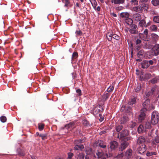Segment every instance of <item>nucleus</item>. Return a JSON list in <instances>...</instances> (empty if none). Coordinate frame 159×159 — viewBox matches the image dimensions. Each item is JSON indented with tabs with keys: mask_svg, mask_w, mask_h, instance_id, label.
I'll return each mask as SVG.
<instances>
[{
	"mask_svg": "<svg viewBox=\"0 0 159 159\" xmlns=\"http://www.w3.org/2000/svg\"><path fill=\"white\" fill-rule=\"evenodd\" d=\"M144 127L142 125H140L138 129V131L139 133H142Z\"/></svg>",
	"mask_w": 159,
	"mask_h": 159,
	"instance_id": "nucleus-25",
	"label": "nucleus"
},
{
	"mask_svg": "<svg viewBox=\"0 0 159 159\" xmlns=\"http://www.w3.org/2000/svg\"><path fill=\"white\" fill-rule=\"evenodd\" d=\"M143 55L144 52L142 51H140L137 54V56L140 58H142L143 56Z\"/></svg>",
	"mask_w": 159,
	"mask_h": 159,
	"instance_id": "nucleus-26",
	"label": "nucleus"
},
{
	"mask_svg": "<svg viewBox=\"0 0 159 159\" xmlns=\"http://www.w3.org/2000/svg\"><path fill=\"white\" fill-rule=\"evenodd\" d=\"M157 154L156 152H148L146 153V155L148 157H151L153 155H156Z\"/></svg>",
	"mask_w": 159,
	"mask_h": 159,
	"instance_id": "nucleus-29",
	"label": "nucleus"
},
{
	"mask_svg": "<svg viewBox=\"0 0 159 159\" xmlns=\"http://www.w3.org/2000/svg\"><path fill=\"white\" fill-rule=\"evenodd\" d=\"M84 155L83 153H80L78 156V158L79 159H84Z\"/></svg>",
	"mask_w": 159,
	"mask_h": 159,
	"instance_id": "nucleus-45",
	"label": "nucleus"
},
{
	"mask_svg": "<svg viewBox=\"0 0 159 159\" xmlns=\"http://www.w3.org/2000/svg\"><path fill=\"white\" fill-rule=\"evenodd\" d=\"M130 2L132 5H138V0H131Z\"/></svg>",
	"mask_w": 159,
	"mask_h": 159,
	"instance_id": "nucleus-31",
	"label": "nucleus"
},
{
	"mask_svg": "<svg viewBox=\"0 0 159 159\" xmlns=\"http://www.w3.org/2000/svg\"><path fill=\"white\" fill-rule=\"evenodd\" d=\"M68 158L67 159H70L73 156V154L71 152L68 153Z\"/></svg>",
	"mask_w": 159,
	"mask_h": 159,
	"instance_id": "nucleus-50",
	"label": "nucleus"
},
{
	"mask_svg": "<svg viewBox=\"0 0 159 159\" xmlns=\"http://www.w3.org/2000/svg\"><path fill=\"white\" fill-rule=\"evenodd\" d=\"M77 146L81 150L84 148V146L82 144H78Z\"/></svg>",
	"mask_w": 159,
	"mask_h": 159,
	"instance_id": "nucleus-49",
	"label": "nucleus"
},
{
	"mask_svg": "<svg viewBox=\"0 0 159 159\" xmlns=\"http://www.w3.org/2000/svg\"><path fill=\"white\" fill-rule=\"evenodd\" d=\"M145 139L144 137L143 136L139 137L137 140V143L141 145L144 144L143 143L145 142Z\"/></svg>",
	"mask_w": 159,
	"mask_h": 159,
	"instance_id": "nucleus-9",
	"label": "nucleus"
},
{
	"mask_svg": "<svg viewBox=\"0 0 159 159\" xmlns=\"http://www.w3.org/2000/svg\"><path fill=\"white\" fill-rule=\"evenodd\" d=\"M149 7L148 4L145 3H142L140 5V8L141 10V12L144 10L145 11H148Z\"/></svg>",
	"mask_w": 159,
	"mask_h": 159,
	"instance_id": "nucleus-7",
	"label": "nucleus"
},
{
	"mask_svg": "<svg viewBox=\"0 0 159 159\" xmlns=\"http://www.w3.org/2000/svg\"><path fill=\"white\" fill-rule=\"evenodd\" d=\"M136 101V98L135 97H134L133 98H131L129 102V105H133V104L135 103Z\"/></svg>",
	"mask_w": 159,
	"mask_h": 159,
	"instance_id": "nucleus-21",
	"label": "nucleus"
},
{
	"mask_svg": "<svg viewBox=\"0 0 159 159\" xmlns=\"http://www.w3.org/2000/svg\"><path fill=\"white\" fill-rule=\"evenodd\" d=\"M142 67L143 68H147L149 66L148 61H143L142 64Z\"/></svg>",
	"mask_w": 159,
	"mask_h": 159,
	"instance_id": "nucleus-12",
	"label": "nucleus"
},
{
	"mask_svg": "<svg viewBox=\"0 0 159 159\" xmlns=\"http://www.w3.org/2000/svg\"><path fill=\"white\" fill-rule=\"evenodd\" d=\"M75 34L77 36L80 35L82 34V32L80 30H77L75 32Z\"/></svg>",
	"mask_w": 159,
	"mask_h": 159,
	"instance_id": "nucleus-48",
	"label": "nucleus"
},
{
	"mask_svg": "<svg viewBox=\"0 0 159 159\" xmlns=\"http://www.w3.org/2000/svg\"><path fill=\"white\" fill-rule=\"evenodd\" d=\"M125 20L126 23L129 25H131L133 23V20L132 19L129 18V17L128 18L126 19Z\"/></svg>",
	"mask_w": 159,
	"mask_h": 159,
	"instance_id": "nucleus-22",
	"label": "nucleus"
},
{
	"mask_svg": "<svg viewBox=\"0 0 159 159\" xmlns=\"http://www.w3.org/2000/svg\"><path fill=\"white\" fill-rule=\"evenodd\" d=\"M128 117L126 116H124L121 119L120 122L121 124L125 123L128 120Z\"/></svg>",
	"mask_w": 159,
	"mask_h": 159,
	"instance_id": "nucleus-17",
	"label": "nucleus"
},
{
	"mask_svg": "<svg viewBox=\"0 0 159 159\" xmlns=\"http://www.w3.org/2000/svg\"><path fill=\"white\" fill-rule=\"evenodd\" d=\"M82 123L85 126H89V123L86 120H84L82 121Z\"/></svg>",
	"mask_w": 159,
	"mask_h": 159,
	"instance_id": "nucleus-30",
	"label": "nucleus"
},
{
	"mask_svg": "<svg viewBox=\"0 0 159 159\" xmlns=\"http://www.w3.org/2000/svg\"><path fill=\"white\" fill-rule=\"evenodd\" d=\"M112 34L109 33L107 34V38L109 41H111L112 39Z\"/></svg>",
	"mask_w": 159,
	"mask_h": 159,
	"instance_id": "nucleus-32",
	"label": "nucleus"
},
{
	"mask_svg": "<svg viewBox=\"0 0 159 159\" xmlns=\"http://www.w3.org/2000/svg\"><path fill=\"white\" fill-rule=\"evenodd\" d=\"M152 51L154 52V55L156 56L159 54V45L156 44L152 48Z\"/></svg>",
	"mask_w": 159,
	"mask_h": 159,
	"instance_id": "nucleus-4",
	"label": "nucleus"
},
{
	"mask_svg": "<svg viewBox=\"0 0 159 159\" xmlns=\"http://www.w3.org/2000/svg\"><path fill=\"white\" fill-rule=\"evenodd\" d=\"M99 146L103 148H105L106 147V145L105 144H101V143L99 144Z\"/></svg>",
	"mask_w": 159,
	"mask_h": 159,
	"instance_id": "nucleus-52",
	"label": "nucleus"
},
{
	"mask_svg": "<svg viewBox=\"0 0 159 159\" xmlns=\"http://www.w3.org/2000/svg\"><path fill=\"white\" fill-rule=\"evenodd\" d=\"M153 142L154 144L155 143V142L157 143H159V136L155 137V140Z\"/></svg>",
	"mask_w": 159,
	"mask_h": 159,
	"instance_id": "nucleus-43",
	"label": "nucleus"
},
{
	"mask_svg": "<svg viewBox=\"0 0 159 159\" xmlns=\"http://www.w3.org/2000/svg\"><path fill=\"white\" fill-rule=\"evenodd\" d=\"M90 2L93 8L96 9V6L97 5V3L96 0H90Z\"/></svg>",
	"mask_w": 159,
	"mask_h": 159,
	"instance_id": "nucleus-18",
	"label": "nucleus"
},
{
	"mask_svg": "<svg viewBox=\"0 0 159 159\" xmlns=\"http://www.w3.org/2000/svg\"><path fill=\"white\" fill-rule=\"evenodd\" d=\"M153 21L157 23H159V16H154L153 18Z\"/></svg>",
	"mask_w": 159,
	"mask_h": 159,
	"instance_id": "nucleus-28",
	"label": "nucleus"
},
{
	"mask_svg": "<svg viewBox=\"0 0 159 159\" xmlns=\"http://www.w3.org/2000/svg\"><path fill=\"white\" fill-rule=\"evenodd\" d=\"M75 144H77V145H76V146H75V147H74V149L75 150H79L80 149H79L78 147L77 146V141H76L75 142Z\"/></svg>",
	"mask_w": 159,
	"mask_h": 159,
	"instance_id": "nucleus-54",
	"label": "nucleus"
},
{
	"mask_svg": "<svg viewBox=\"0 0 159 159\" xmlns=\"http://www.w3.org/2000/svg\"><path fill=\"white\" fill-rule=\"evenodd\" d=\"M44 125L43 124H39V128L40 130H42L43 128Z\"/></svg>",
	"mask_w": 159,
	"mask_h": 159,
	"instance_id": "nucleus-46",
	"label": "nucleus"
},
{
	"mask_svg": "<svg viewBox=\"0 0 159 159\" xmlns=\"http://www.w3.org/2000/svg\"><path fill=\"white\" fill-rule=\"evenodd\" d=\"M152 3L154 6H157L159 5V0H152Z\"/></svg>",
	"mask_w": 159,
	"mask_h": 159,
	"instance_id": "nucleus-23",
	"label": "nucleus"
},
{
	"mask_svg": "<svg viewBox=\"0 0 159 159\" xmlns=\"http://www.w3.org/2000/svg\"><path fill=\"white\" fill-rule=\"evenodd\" d=\"M159 120V115L157 111H153L152 115L151 123L154 125L157 124Z\"/></svg>",
	"mask_w": 159,
	"mask_h": 159,
	"instance_id": "nucleus-2",
	"label": "nucleus"
},
{
	"mask_svg": "<svg viewBox=\"0 0 159 159\" xmlns=\"http://www.w3.org/2000/svg\"><path fill=\"white\" fill-rule=\"evenodd\" d=\"M129 32L131 34H135L138 32V31L136 30L130 29L129 30Z\"/></svg>",
	"mask_w": 159,
	"mask_h": 159,
	"instance_id": "nucleus-41",
	"label": "nucleus"
},
{
	"mask_svg": "<svg viewBox=\"0 0 159 159\" xmlns=\"http://www.w3.org/2000/svg\"><path fill=\"white\" fill-rule=\"evenodd\" d=\"M124 110H125V112L126 113H129V115L131 113V109L130 107H129L128 105L122 107L121 108V110L123 111Z\"/></svg>",
	"mask_w": 159,
	"mask_h": 159,
	"instance_id": "nucleus-5",
	"label": "nucleus"
},
{
	"mask_svg": "<svg viewBox=\"0 0 159 159\" xmlns=\"http://www.w3.org/2000/svg\"><path fill=\"white\" fill-rule=\"evenodd\" d=\"M66 127H68L69 129H70L71 128L74 127L73 124L72 123H69L66 126Z\"/></svg>",
	"mask_w": 159,
	"mask_h": 159,
	"instance_id": "nucleus-44",
	"label": "nucleus"
},
{
	"mask_svg": "<svg viewBox=\"0 0 159 159\" xmlns=\"http://www.w3.org/2000/svg\"><path fill=\"white\" fill-rule=\"evenodd\" d=\"M129 15L128 13L126 12H122L120 14V17L126 20L129 17Z\"/></svg>",
	"mask_w": 159,
	"mask_h": 159,
	"instance_id": "nucleus-10",
	"label": "nucleus"
},
{
	"mask_svg": "<svg viewBox=\"0 0 159 159\" xmlns=\"http://www.w3.org/2000/svg\"><path fill=\"white\" fill-rule=\"evenodd\" d=\"M139 25L142 27L145 26L146 22L145 20H142L140 21L139 23Z\"/></svg>",
	"mask_w": 159,
	"mask_h": 159,
	"instance_id": "nucleus-24",
	"label": "nucleus"
},
{
	"mask_svg": "<svg viewBox=\"0 0 159 159\" xmlns=\"http://www.w3.org/2000/svg\"><path fill=\"white\" fill-rule=\"evenodd\" d=\"M146 150V146L145 144L141 145L138 148V151L139 153L142 154Z\"/></svg>",
	"mask_w": 159,
	"mask_h": 159,
	"instance_id": "nucleus-3",
	"label": "nucleus"
},
{
	"mask_svg": "<svg viewBox=\"0 0 159 159\" xmlns=\"http://www.w3.org/2000/svg\"><path fill=\"white\" fill-rule=\"evenodd\" d=\"M96 154L98 157V159H106L104 157V154L103 152H98L96 153Z\"/></svg>",
	"mask_w": 159,
	"mask_h": 159,
	"instance_id": "nucleus-14",
	"label": "nucleus"
},
{
	"mask_svg": "<svg viewBox=\"0 0 159 159\" xmlns=\"http://www.w3.org/2000/svg\"><path fill=\"white\" fill-rule=\"evenodd\" d=\"M132 154V150L131 149H128L125 153V156L126 159L131 157Z\"/></svg>",
	"mask_w": 159,
	"mask_h": 159,
	"instance_id": "nucleus-6",
	"label": "nucleus"
},
{
	"mask_svg": "<svg viewBox=\"0 0 159 159\" xmlns=\"http://www.w3.org/2000/svg\"><path fill=\"white\" fill-rule=\"evenodd\" d=\"M129 144V143L127 142H124L122 143L120 145V148L122 151L125 149Z\"/></svg>",
	"mask_w": 159,
	"mask_h": 159,
	"instance_id": "nucleus-15",
	"label": "nucleus"
},
{
	"mask_svg": "<svg viewBox=\"0 0 159 159\" xmlns=\"http://www.w3.org/2000/svg\"><path fill=\"white\" fill-rule=\"evenodd\" d=\"M129 131L127 129L124 130V131L121 132L120 134V137L122 138L128 135Z\"/></svg>",
	"mask_w": 159,
	"mask_h": 159,
	"instance_id": "nucleus-13",
	"label": "nucleus"
},
{
	"mask_svg": "<svg viewBox=\"0 0 159 159\" xmlns=\"http://www.w3.org/2000/svg\"><path fill=\"white\" fill-rule=\"evenodd\" d=\"M76 92L78 93L79 95H81V91L80 89H78L76 91Z\"/></svg>",
	"mask_w": 159,
	"mask_h": 159,
	"instance_id": "nucleus-56",
	"label": "nucleus"
},
{
	"mask_svg": "<svg viewBox=\"0 0 159 159\" xmlns=\"http://www.w3.org/2000/svg\"><path fill=\"white\" fill-rule=\"evenodd\" d=\"M39 136L41 137L43 140H45L46 139V136L45 135L40 134Z\"/></svg>",
	"mask_w": 159,
	"mask_h": 159,
	"instance_id": "nucleus-53",
	"label": "nucleus"
},
{
	"mask_svg": "<svg viewBox=\"0 0 159 159\" xmlns=\"http://www.w3.org/2000/svg\"><path fill=\"white\" fill-rule=\"evenodd\" d=\"M0 120L2 122L4 123L6 121V117L4 116H2L0 118Z\"/></svg>",
	"mask_w": 159,
	"mask_h": 159,
	"instance_id": "nucleus-34",
	"label": "nucleus"
},
{
	"mask_svg": "<svg viewBox=\"0 0 159 159\" xmlns=\"http://www.w3.org/2000/svg\"><path fill=\"white\" fill-rule=\"evenodd\" d=\"M148 64L150 65H152L153 64V61L152 60H150L148 61Z\"/></svg>",
	"mask_w": 159,
	"mask_h": 159,
	"instance_id": "nucleus-62",
	"label": "nucleus"
},
{
	"mask_svg": "<svg viewBox=\"0 0 159 159\" xmlns=\"http://www.w3.org/2000/svg\"><path fill=\"white\" fill-rule=\"evenodd\" d=\"M151 22L149 21L148 22L147 24L146 25H145V27H147V26L150 25H151Z\"/></svg>",
	"mask_w": 159,
	"mask_h": 159,
	"instance_id": "nucleus-61",
	"label": "nucleus"
},
{
	"mask_svg": "<svg viewBox=\"0 0 159 159\" xmlns=\"http://www.w3.org/2000/svg\"><path fill=\"white\" fill-rule=\"evenodd\" d=\"M132 27L134 29H135L137 28V26L136 25H135V24H133L132 25Z\"/></svg>",
	"mask_w": 159,
	"mask_h": 159,
	"instance_id": "nucleus-58",
	"label": "nucleus"
},
{
	"mask_svg": "<svg viewBox=\"0 0 159 159\" xmlns=\"http://www.w3.org/2000/svg\"><path fill=\"white\" fill-rule=\"evenodd\" d=\"M102 98L103 100H105L108 98V93H106L104 94L102 96Z\"/></svg>",
	"mask_w": 159,
	"mask_h": 159,
	"instance_id": "nucleus-40",
	"label": "nucleus"
},
{
	"mask_svg": "<svg viewBox=\"0 0 159 159\" xmlns=\"http://www.w3.org/2000/svg\"><path fill=\"white\" fill-rule=\"evenodd\" d=\"M136 125V123L135 122L131 121L130 124V127L131 128H133Z\"/></svg>",
	"mask_w": 159,
	"mask_h": 159,
	"instance_id": "nucleus-42",
	"label": "nucleus"
},
{
	"mask_svg": "<svg viewBox=\"0 0 159 159\" xmlns=\"http://www.w3.org/2000/svg\"><path fill=\"white\" fill-rule=\"evenodd\" d=\"M151 37L153 38L155 40H156L158 38V36L155 34H152L151 35Z\"/></svg>",
	"mask_w": 159,
	"mask_h": 159,
	"instance_id": "nucleus-38",
	"label": "nucleus"
},
{
	"mask_svg": "<svg viewBox=\"0 0 159 159\" xmlns=\"http://www.w3.org/2000/svg\"><path fill=\"white\" fill-rule=\"evenodd\" d=\"M145 127L146 128L149 129L151 127V124L149 122H147L145 125Z\"/></svg>",
	"mask_w": 159,
	"mask_h": 159,
	"instance_id": "nucleus-33",
	"label": "nucleus"
},
{
	"mask_svg": "<svg viewBox=\"0 0 159 159\" xmlns=\"http://www.w3.org/2000/svg\"><path fill=\"white\" fill-rule=\"evenodd\" d=\"M110 147L112 150L115 149L117 147V143L116 141H113L110 143Z\"/></svg>",
	"mask_w": 159,
	"mask_h": 159,
	"instance_id": "nucleus-8",
	"label": "nucleus"
},
{
	"mask_svg": "<svg viewBox=\"0 0 159 159\" xmlns=\"http://www.w3.org/2000/svg\"><path fill=\"white\" fill-rule=\"evenodd\" d=\"M111 15L112 16H113L114 17H116V16H117V15H116V14H115V13H111Z\"/></svg>",
	"mask_w": 159,
	"mask_h": 159,
	"instance_id": "nucleus-64",
	"label": "nucleus"
},
{
	"mask_svg": "<svg viewBox=\"0 0 159 159\" xmlns=\"http://www.w3.org/2000/svg\"><path fill=\"white\" fill-rule=\"evenodd\" d=\"M141 87L140 84H138L137 87L135 89V91L136 92H139L140 89Z\"/></svg>",
	"mask_w": 159,
	"mask_h": 159,
	"instance_id": "nucleus-39",
	"label": "nucleus"
},
{
	"mask_svg": "<svg viewBox=\"0 0 159 159\" xmlns=\"http://www.w3.org/2000/svg\"><path fill=\"white\" fill-rule=\"evenodd\" d=\"M112 37L113 38L117 40L120 39V36L116 34H112Z\"/></svg>",
	"mask_w": 159,
	"mask_h": 159,
	"instance_id": "nucleus-36",
	"label": "nucleus"
},
{
	"mask_svg": "<svg viewBox=\"0 0 159 159\" xmlns=\"http://www.w3.org/2000/svg\"><path fill=\"white\" fill-rule=\"evenodd\" d=\"M158 29L157 26L155 25H153L149 27L150 30L153 31H156Z\"/></svg>",
	"mask_w": 159,
	"mask_h": 159,
	"instance_id": "nucleus-20",
	"label": "nucleus"
},
{
	"mask_svg": "<svg viewBox=\"0 0 159 159\" xmlns=\"http://www.w3.org/2000/svg\"><path fill=\"white\" fill-rule=\"evenodd\" d=\"M143 33L146 35V36L147 37V35L148 34V30L147 29H145Z\"/></svg>",
	"mask_w": 159,
	"mask_h": 159,
	"instance_id": "nucleus-55",
	"label": "nucleus"
},
{
	"mask_svg": "<svg viewBox=\"0 0 159 159\" xmlns=\"http://www.w3.org/2000/svg\"><path fill=\"white\" fill-rule=\"evenodd\" d=\"M132 10L138 12L139 13H141V10L140 9V5L139 6L134 7L132 8Z\"/></svg>",
	"mask_w": 159,
	"mask_h": 159,
	"instance_id": "nucleus-16",
	"label": "nucleus"
},
{
	"mask_svg": "<svg viewBox=\"0 0 159 159\" xmlns=\"http://www.w3.org/2000/svg\"><path fill=\"white\" fill-rule=\"evenodd\" d=\"M96 10H97L98 11H99L100 10V7L99 6L97 8H96Z\"/></svg>",
	"mask_w": 159,
	"mask_h": 159,
	"instance_id": "nucleus-63",
	"label": "nucleus"
},
{
	"mask_svg": "<svg viewBox=\"0 0 159 159\" xmlns=\"http://www.w3.org/2000/svg\"><path fill=\"white\" fill-rule=\"evenodd\" d=\"M152 94V93L151 92H148L147 94H146V96L148 97V96L150 95H151V94Z\"/></svg>",
	"mask_w": 159,
	"mask_h": 159,
	"instance_id": "nucleus-60",
	"label": "nucleus"
},
{
	"mask_svg": "<svg viewBox=\"0 0 159 159\" xmlns=\"http://www.w3.org/2000/svg\"><path fill=\"white\" fill-rule=\"evenodd\" d=\"M157 81V80L156 78H154L151 80V82L152 84H155Z\"/></svg>",
	"mask_w": 159,
	"mask_h": 159,
	"instance_id": "nucleus-51",
	"label": "nucleus"
},
{
	"mask_svg": "<svg viewBox=\"0 0 159 159\" xmlns=\"http://www.w3.org/2000/svg\"><path fill=\"white\" fill-rule=\"evenodd\" d=\"M78 54L76 52H73L72 57V59L73 60L74 59L76 58Z\"/></svg>",
	"mask_w": 159,
	"mask_h": 159,
	"instance_id": "nucleus-37",
	"label": "nucleus"
},
{
	"mask_svg": "<svg viewBox=\"0 0 159 159\" xmlns=\"http://www.w3.org/2000/svg\"><path fill=\"white\" fill-rule=\"evenodd\" d=\"M133 18L135 20L139 21L141 20V17L140 14L136 13L133 15Z\"/></svg>",
	"mask_w": 159,
	"mask_h": 159,
	"instance_id": "nucleus-11",
	"label": "nucleus"
},
{
	"mask_svg": "<svg viewBox=\"0 0 159 159\" xmlns=\"http://www.w3.org/2000/svg\"><path fill=\"white\" fill-rule=\"evenodd\" d=\"M99 116L100 117V118L99 119V120L100 122H102L103 120V118H102L101 116H102V115L101 114H99Z\"/></svg>",
	"mask_w": 159,
	"mask_h": 159,
	"instance_id": "nucleus-59",
	"label": "nucleus"
},
{
	"mask_svg": "<svg viewBox=\"0 0 159 159\" xmlns=\"http://www.w3.org/2000/svg\"><path fill=\"white\" fill-rule=\"evenodd\" d=\"M64 2L65 3L64 7H68L69 6L71 7V6L70 4V2L68 0H65Z\"/></svg>",
	"mask_w": 159,
	"mask_h": 159,
	"instance_id": "nucleus-27",
	"label": "nucleus"
},
{
	"mask_svg": "<svg viewBox=\"0 0 159 159\" xmlns=\"http://www.w3.org/2000/svg\"><path fill=\"white\" fill-rule=\"evenodd\" d=\"M141 43V41L139 39H137L136 42V44H139L140 43Z\"/></svg>",
	"mask_w": 159,
	"mask_h": 159,
	"instance_id": "nucleus-57",
	"label": "nucleus"
},
{
	"mask_svg": "<svg viewBox=\"0 0 159 159\" xmlns=\"http://www.w3.org/2000/svg\"><path fill=\"white\" fill-rule=\"evenodd\" d=\"M124 2V0H113L112 2L115 4H120L123 3Z\"/></svg>",
	"mask_w": 159,
	"mask_h": 159,
	"instance_id": "nucleus-19",
	"label": "nucleus"
},
{
	"mask_svg": "<svg viewBox=\"0 0 159 159\" xmlns=\"http://www.w3.org/2000/svg\"><path fill=\"white\" fill-rule=\"evenodd\" d=\"M114 89V87L113 86H111L107 89V91L108 92H111Z\"/></svg>",
	"mask_w": 159,
	"mask_h": 159,
	"instance_id": "nucleus-47",
	"label": "nucleus"
},
{
	"mask_svg": "<svg viewBox=\"0 0 159 159\" xmlns=\"http://www.w3.org/2000/svg\"><path fill=\"white\" fill-rule=\"evenodd\" d=\"M150 103V101L147 100H146L143 104L144 108L141 109V110L140 114L139 115V122H141L145 118V112L147 110H151L154 109V107L152 106V107H151L149 105Z\"/></svg>",
	"mask_w": 159,
	"mask_h": 159,
	"instance_id": "nucleus-1",
	"label": "nucleus"
},
{
	"mask_svg": "<svg viewBox=\"0 0 159 159\" xmlns=\"http://www.w3.org/2000/svg\"><path fill=\"white\" fill-rule=\"evenodd\" d=\"M122 128L123 126L122 125H119L116 127V130L118 132H119L122 129Z\"/></svg>",
	"mask_w": 159,
	"mask_h": 159,
	"instance_id": "nucleus-35",
	"label": "nucleus"
}]
</instances>
